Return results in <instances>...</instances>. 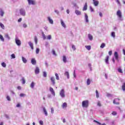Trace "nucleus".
<instances>
[{
  "label": "nucleus",
  "instance_id": "1",
  "mask_svg": "<svg viewBox=\"0 0 125 125\" xmlns=\"http://www.w3.org/2000/svg\"><path fill=\"white\" fill-rule=\"evenodd\" d=\"M89 105L88 100L83 101L82 102V106L83 108H87Z\"/></svg>",
  "mask_w": 125,
  "mask_h": 125
},
{
  "label": "nucleus",
  "instance_id": "2",
  "mask_svg": "<svg viewBox=\"0 0 125 125\" xmlns=\"http://www.w3.org/2000/svg\"><path fill=\"white\" fill-rule=\"evenodd\" d=\"M60 95L61 96V97H62V98L65 97V90H64V89H62L61 90L60 92Z\"/></svg>",
  "mask_w": 125,
  "mask_h": 125
},
{
  "label": "nucleus",
  "instance_id": "3",
  "mask_svg": "<svg viewBox=\"0 0 125 125\" xmlns=\"http://www.w3.org/2000/svg\"><path fill=\"white\" fill-rule=\"evenodd\" d=\"M20 13L21 14V15H22V16H25L26 15V12H25V10L22 8L20 10Z\"/></svg>",
  "mask_w": 125,
  "mask_h": 125
},
{
  "label": "nucleus",
  "instance_id": "4",
  "mask_svg": "<svg viewBox=\"0 0 125 125\" xmlns=\"http://www.w3.org/2000/svg\"><path fill=\"white\" fill-rule=\"evenodd\" d=\"M28 2V4L31 5L32 4L33 5L36 4V1L34 0H27Z\"/></svg>",
  "mask_w": 125,
  "mask_h": 125
},
{
  "label": "nucleus",
  "instance_id": "5",
  "mask_svg": "<svg viewBox=\"0 0 125 125\" xmlns=\"http://www.w3.org/2000/svg\"><path fill=\"white\" fill-rule=\"evenodd\" d=\"M117 16L121 19L122 18V12L120 10H118L116 13Z\"/></svg>",
  "mask_w": 125,
  "mask_h": 125
},
{
  "label": "nucleus",
  "instance_id": "6",
  "mask_svg": "<svg viewBox=\"0 0 125 125\" xmlns=\"http://www.w3.org/2000/svg\"><path fill=\"white\" fill-rule=\"evenodd\" d=\"M50 81L53 85H54L55 84V78L54 77H51L50 78Z\"/></svg>",
  "mask_w": 125,
  "mask_h": 125
},
{
  "label": "nucleus",
  "instance_id": "7",
  "mask_svg": "<svg viewBox=\"0 0 125 125\" xmlns=\"http://www.w3.org/2000/svg\"><path fill=\"white\" fill-rule=\"evenodd\" d=\"M15 42L16 44L18 45V46H20L21 45V41L17 39H15Z\"/></svg>",
  "mask_w": 125,
  "mask_h": 125
},
{
  "label": "nucleus",
  "instance_id": "8",
  "mask_svg": "<svg viewBox=\"0 0 125 125\" xmlns=\"http://www.w3.org/2000/svg\"><path fill=\"white\" fill-rule=\"evenodd\" d=\"M50 91L51 93V94L52 95H53V96H55V92L54 91L53 88L50 87Z\"/></svg>",
  "mask_w": 125,
  "mask_h": 125
},
{
  "label": "nucleus",
  "instance_id": "9",
  "mask_svg": "<svg viewBox=\"0 0 125 125\" xmlns=\"http://www.w3.org/2000/svg\"><path fill=\"white\" fill-rule=\"evenodd\" d=\"M114 57H115L116 60H119V54H118V52H114Z\"/></svg>",
  "mask_w": 125,
  "mask_h": 125
},
{
  "label": "nucleus",
  "instance_id": "10",
  "mask_svg": "<svg viewBox=\"0 0 125 125\" xmlns=\"http://www.w3.org/2000/svg\"><path fill=\"white\" fill-rule=\"evenodd\" d=\"M117 100L120 101V99H115L113 101V104H116V105H119L120 104V102H117Z\"/></svg>",
  "mask_w": 125,
  "mask_h": 125
},
{
  "label": "nucleus",
  "instance_id": "11",
  "mask_svg": "<svg viewBox=\"0 0 125 125\" xmlns=\"http://www.w3.org/2000/svg\"><path fill=\"white\" fill-rule=\"evenodd\" d=\"M109 56H106L104 59V61L106 64H109Z\"/></svg>",
  "mask_w": 125,
  "mask_h": 125
},
{
  "label": "nucleus",
  "instance_id": "12",
  "mask_svg": "<svg viewBox=\"0 0 125 125\" xmlns=\"http://www.w3.org/2000/svg\"><path fill=\"white\" fill-rule=\"evenodd\" d=\"M87 3L86 2L84 4L83 10V11H84L85 10H87Z\"/></svg>",
  "mask_w": 125,
  "mask_h": 125
},
{
  "label": "nucleus",
  "instance_id": "13",
  "mask_svg": "<svg viewBox=\"0 0 125 125\" xmlns=\"http://www.w3.org/2000/svg\"><path fill=\"white\" fill-rule=\"evenodd\" d=\"M28 44L30 46L31 49H32L33 50L34 49V45L33 44V43H32V42H28Z\"/></svg>",
  "mask_w": 125,
  "mask_h": 125
},
{
  "label": "nucleus",
  "instance_id": "14",
  "mask_svg": "<svg viewBox=\"0 0 125 125\" xmlns=\"http://www.w3.org/2000/svg\"><path fill=\"white\" fill-rule=\"evenodd\" d=\"M31 62L33 65H36L37 63V61H36L35 59H32Z\"/></svg>",
  "mask_w": 125,
  "mask_h": 125
},
{
  "label": "nucleus",
  "instance_id": "15",
  "mask_svg": "<svg viewBox=\"0 0 125 125\" xmlns=\"http://www.w3.org/2000/svg\"><path fill=\"white\" fill-rule=\"evenodd\" d=\"M61 23L62 26L63 28H66V25L65 24V23H64V21H63V20H61Z\"/></svg>",
  "mask_w": 125,
  "mask_h": 125
},
{
  "label": "nucleus",
  "instance_id": "16",
  "mask_svg": "<svg viewBox=\"0 0 125 125\" xmlns=\"http://www.w3.org/2000/svg\"><path fill=\"white\" fill-rule=\"evenodd\" d=\"M35 72V74L36 75H38V74H39V73H40V69L39 68V67H36V68Z\"/></svg>",
  "mask_w": 125,
  "mask_h": 125
},
{
  "label": "nucleus",
  "instance_id": "17",
  "mask_svg": "<svg viewBox=\"0 0 125 125\" xmlns=\"http://www.w3.org/2000/svg\"><path fill=\"white\" fill-rule=\"evenodd\" d=\"M75 13L77 15H82V12H81V11H80L78 10H75Z\"/></svg>",
  "mask_w": 125,
  "mask_h": 125
},
{
  "label": "nucleus",
  "instance_id": "18",
  "mask_svg": "<svg viewBox=\"0 0 125 125\" xmlns=\"http://www.w3.org/2000/svg\"><path fill=\"white\" fill-rule=\"evenodd\" d=\"M35 84H36V83H35V82H32L30 84V87H31V88H34V86H35Z\"/></svg>",
  "mask_w": 125,
  "mask_h": 125
},
{
  "label": "nucleus",
  "instance_id": "19",
  "mask_svg": "<svg viewBox=\"0 0 125 125\" xmlns=\"http://www.w3.org/2000/svg\"><path fill=\"white\" fill-rule=\"evenodd\" d=\"M64 76H66L67 79H70V76L69 75V72L68 71H66L64 73Z\"/></svg>",
  "mask_w": 125,
  "mask_h": 125
},
{
  "label": "nucleus",
  "instance_id": "20",
  "mask_svg": "<svg viewBox=\"0 0 125 125\" xmlns=\"http://www.w3.org/2000/svg\"><path fill=\"white\" fill-rule=\"evenodd\" d=\"M67 103H64L62 105V108H67Z\"/></svg>",
  "mask_w": 125,
  "mask_h": 125
},
{
  "label": "nucleus",
  "instance_id": "21",
  "mask_svg": "<svg viewBox=\"0 0 125 125\" xmlns=\"http://www.w3.org/2000/svg\"><path fill=\"white\" fill-rule=\"evenodd\" d=\"M48 20L50 24H53V20L50 19V17H48Z\"/></svg>",
  "mask_w": 125,
  "mask_h": 125
},
{
  "label": "nucleus",
  "instance_id": "22",
  "mask_svg": "<svg viewBox=\"0 0 125 125\" xmlns=\"http://www.w3.org/2000/svg\"><path fill=\"white\" fill-rule=\"evenodd\" d=\"M93 3L95 6H97L99 4V2L98 1H93Z\"/></svg>",
  "mask_w": 125,
  "mask_h": 125
},
{
  "label": "nucleus",
  "instance_id": "23",
  "mask_svg": "<svg viewBox=\"0 0 125 125\" xmlns=\"http://www.w3.org/2000/svg\"><path fill=\"white\" fill-rule=\"evenodd\" d=\"M88 39H89V40H90V41H91L93 39V37L91 34H88Z\"/></svg>",
  "mask_w": 125,
  "mask_h": 125
},
{
  "label": "nucleus",
  "instance_id": "24",
  "mask_svg": "<svg viewBox=\"0 0 125 125\" xmlns=\"http://www.w3.org/2000/svg\"><path fill=\"white\" fill-rule=\"evenodd\" d=\"M85 19L86 22H88V16H87V14H85Z\"/></svg>",
  "mask_w": 125,
  "mask_h": 125
},
{
  "label": "nucleus",
  "instance_id": "25",
  "mask_svg": "<svg viewBox=\"0 0 125 125\" xmlns=\"http://www.w3.org/2000/svg\"><path fill=\"white\" fill-rule=\"evenodd\" d=\"M62 60L64 63H66L67 62V58L65 56H63Z\"/></svg>",
  "mask_w": 125,
  "mask_h": 125
},
{
  "label": "nucleus",
  "instance_id": "26",
  "mask_svg": "<svg viewBox=\"0 0 125 125\" xmlns=\"http://www.w3.org/2000/svg\"><path fill=\"white\" fill-rule=\"evenodd\" d=\"M43 111L45 114V116H47V111H46V109H45V107L43 108Z\"/></svg>",
  "mask_w": 125,
  "mask_h": 125
},
{
  "label": "nucleus",
  "instance_id": "27",
  "mask_svg": "<svg viewBox=\"0 0 125 125\" xmlns=\"http://www.w3.org/2000/svg\"><path fill=\"white\" fill-rule=\"evenodd\" d=\"M85 47L87 50H90L91 49V46L90 45L85 46Z\"/></svg>",
  "mask_w": 125,
  "mask_h": 125
},
{
  "label": "nucleus",
  "instance_id": "28",
  "mask_svg": "<svg viewBox=\"0 0 125 125\" xmlns=\"http://www.w3.org/2000/svg\"><path fill=\"white\" fill-rule=\"evenodd\" d=\"M22 60L23 63H27V60L24 57H22Z\"/></svg>",
  "mask_w": 125,
  "mask_h": 125
},
{
  "label": "nucleus",
  "instance_id": "29",
  "mask_svg": "<svg viewBox=\"0 0 125 125\" xmlns=\"http://www.w3.org/2000/svg\"><path fill=\"white\" fill-rule=\"evenodd\" d=\"M104 46H106V44L104 43H102L100 46L101 48H104Z\"/></svg>",
  "mask_w": 125,
  "mask_h": 125
},
{
  "label": "nucleus",
  "instance_id": "30",
  "mask_svg": "<svg viewBox=\"0 0 125 125\" xmlns=\"http://www.w3.org/2000/svg\"><path fill=\"white\" fill-rule=\"evenodd\" d=\"M55 76H56V80H57V81H59L60 79H59V75H58V74L56 73Z\"/></svg>",
  "mask_w": 125,
  "mask_h": 125
},
{
  "label": "nucleus",
  "instance_id": "31",
  "mask_svg": "<svg viewBox=\"0 0 125 125\" xmlns=\"http://www.w3.org/2000/svg\"><path fill=\"white\" fill-rule=\"evenodd\" d=\"M86 83H87V85H89V84H90V83H91L90 79H88L87 80Z\"/></svg>",
  "mask_w": 125,
  "mask_h": 125
},
{
  "label": "nucleus",
  "instance_id": "32",
  "mask_svg": "<svg viewBox=\"0 0 125 125\" xmlns=\"http://www.w3.org/2000/svg\"><path fill=\"white\" fill-rule=\"evenodd\" d=\"M96 98H99V93H98V91L97 90H96Z\"/></svg>",
  "mask_w": 125,
  "mask_h": 125
},
{
  "label": "nucleus",
  "instance_id": "33",
  "mask_svg": "<svg viewBox=\"0 0 125 125\" xmlns=\"http://www.w3.org/2000/svg\"><path fill=\"white\" fill-rule=\"evenodd\" d=\"M1 65L2 67H3L4 68H5V67H6V63L5 62H2Z\"/></svg>",
  "mask_w": 125,
  "mask_h": 125
},
{
  "label": "nucleus",
  "instance_id": "34",
  "mask_svg": "<svg viewBox=\"0 0 125 125\" xmlns=\"http://www.w3.org/2000/svg\"><path fill=\"white\" fill-rule=\"evenodd\" d=\"M111 37H113L114 38H116V35L114 32L111 33Z\"/></svg>",
  "mask_w": 125,
  "mask_h": 125
},
{
  "label": "nucleus",
  "instance_id": "35",
  "mask_svg": "<svg viewBox=\"0 0 125 125\" xmlns=\"http://www.w3.org/2000/svg\"><path fill=\"white\" fill-rule=\"evenodd\" d=\"M0 27H1V28H2V29H3V30H4V25H3V24L1 23V22H0Z\"/></svg>",
  "mask_w": 125,
  "mask_h": 125
},
{
  "label": "nucleus",
  "instance_id": "36",
  "mask_svg": "<svg viewBox=\"0 0 125 125\" xmlns=\"http://www.w3.org/2000/svg\"><path fill=\"white\" fill-rule=\"evenodd\" d=\"M42 36L43 38V40H45V39H46V37H45V35L43 32H42Z\"/></svg>",
  "mask_w": 125,
  "mask_h": 125
},
{
  "label": "nucleus",
  "instance_id": "37",
  "mask_svg": "<svg viewBox=\"0 0 125 125\" xmlns=\"http://www.w3.org/2000/svg\"><path fill=\"white\" fill-rule=\"evenodd\" d=\"M122 89L124 91H125V82L123 83L122 85Z\"/></svg>",
  "mask_w": 125,
  "mask_h": 125
},
{
  "label": "nucleus",
  "instance_id": "38",
  "mask_svg": "<svg viewBox=\"0 0 125 125\" xmlns=\"http://www.w3.org/2000/svg\"><path fill=\"white\" fill-rule=\"evenodd\" d=\"M21 81H22V83L23 84H25V83H26V81H25V79L24 78H22L21 79Z\"/></svg>",
  "mask_w": 125,
  "mask_h": 125
},
{
  "label": "nucleus",
  "instance_id": "39",
  "mask_svg": "<svg viewBox=\"0 0 125 125\" xmlns=\"http://www.w3.org/2000/svg\"><path fill=\"white\" fill-rule=\"evenodd\" d=\"M0 39L1 40V41H2V42H4V39H3V37L2 36V35H0Z\"/></svg>",
  "mask_w": 125,
  "mask_h": 125
},
{
  "label": "nucleus",
  "instance_id": "40",
  "mask_svg": "<svg viewBox=\"0 0 125 125\" xmlns=\"http://www.w3.org/2000/svg\"><path fill=\"white\" fill-rule=\"evenodd\" d=\"M34 41L35 42V43L37 44V43H38V38L36 37V36L34 37Z\"/></svg>",
  "mask_w": 125,
  "mask_h": 125
},
{
  "label": "nucleus",
  "instance_id": "41",
  "mask_svg": "<svg viewBox=\"0 0 125 125\" xmlns=\"http://www.w3.org/2000/svg\"><path fill=\"white\" fill-rule=\"evenodd\" d=\"M40 52V49L39 48H37L36 50V54H39Z\"/></svg>",
  "mask_w": 125,
  "mask_h": 125
},
{
  "label": "nucleus",
  "instance_id": "42",
  "mask_svg": "<svg viewBox=\"0 0 125 125\" xmlns=\"http://www.w3.org/2000/svg\"><path fill=\"white\" fill-rule=\"evenodd\" d=\"M94 123H96L98 125H101V123L96 120H94Z\"/></svg>",
  "mask_w": 125,
  "mask_h": 125
},
{
  "label": "nucleus",
  "instance_id": "43",
  "mask_svg": "<svg viewBox=\"0 0 125 125\" xmlns=\"http://www.w3.org/2000/svg\"><path fill=\"white\" fill-rule=\"evenodd\" d=\"M5 38H6L7 39H8V40H10V37H9V35H8V34H6L5 36Z\"/></svg>",
  "mask_w": 125,
  "mask_h": 125
},
{
  "label": "nucleus",
  "instance_id": "44",
  "mask_svg": "<svg viewBox=\"0 0 125 125\" xmlns=\"http://www.w3.org/2000/svg\"><path fill=\"white\" fill-rule=\"evenodd\" d=\"M118 71L119 73H121V74H122L123 73V70L121 69V68H118Z\"/></svg>",
  "mask_w": 125,
  "mask_h": 125
},
{
  "label": "nucleus",
  "instance_id": "45",
  "mask_svg": "<svg viewBox=\"0 0 125 125\" xmlns=\"http://www.w3.org/2000/svg\"><path fill=\"white\" fill-rule=\"evenodd\" d=\"M112 115H113V116H116L117 115V112L116 111H113L112 112Z\"/></svg>",
  "mask_w": 125,
  "mask_h": 125
},
{
  "label": "nucleus",
  "instance_id": "46",
  "mask_svg": "<svg viewBox=\"0 0 125 125\" xmlns=\"http://www.w3.org/2000/svg\"><path fill=\"white\" fill-rule=\"evenodd\" d=\"M52 52L53 55H55L56 56L57 54L56 53H55V51L54 50H52Z\"/></svg>",
  "mask_w": 125,
  "mask_h": 125
},
{
  "label": "nucleus",
  "instance_id": "47",
  "mask_svg": "<svg viewBox=\"0 0 125 125\" xmlns=\"http://www.w3.org/2000/svg\"><path fill=\"white\" fill-rule=\"evenodd\" d=\"M47 40H51V35H48L47 37Z\"/></svg>",
  "mask_w": 125,
  "mask_h": 125
},
{
  "label": "nucleus",
  "instance_id": "48",
  "mask_svg": "<svg viewBox=\"0 0 125 125\" xmlns=\"http://www.w3.org/2000/svg\"><path fill=\"white\" fill-rule=\"evenodd\" d=\"M20 95L21 97H24V96H26V95L24 94H23V93L20 94Z\"/></svg>",
  "mask_w": 125,
  "mask_h": 125
},
{
  "label": "nucleus",
  "instance_id": "49",
  "mask_svg": "<svg viewBox=\"0 0 125 125\" xmlns=\"http://www.w3.org/2000/svg\"><path fill=\"white\" fill-rule=\"evenodd\" d=\"M51 112L52 114H53V113H54V109L53 108V107H52L51 108Z\"/></svg>",
  "mask_w": 125,
  "mask_h": 125
},
{
  "label": "nucleus",
  "instance_id": "50",
  "mask_svg": "<svg viewBox=\"0 0 125 125\" xmlns=\"http://www.w3.org/2000/svg\"><path fill=\"white\" fill-rule=\"evenodd\" d=\"M11 57H12V58L13 59H15V54H12L11 55Z\"/></svg>",
  "mask_w": 125,
  "mask_h": 125
},
{
  "label": "nucleus",
  "instance_id": "51",
  "mask_svg": "<svg viewBox=\"0 0 125 125\" xmlns=\"http://www.w3.org/2000/svg\"><path fill=\"white\" fill-rule=\"evenodd\" d=\"M90 10H91V12H93V11H94V10L91 6H90Z\"/></svg>",
  "mask_w": 125,
  "mask_h": 125
},
{
  "label": "nucleus",
  "instance_id": "52",
  "mask_svg": "<svg viewBox=\"0 0 125 125\" xmlns=\"http://www.w3.org/2000/svg\"><path fill=\"white\" fill-rule=\"evenodd\" d=\"M43 77H44L45 78L46 77V76H47V75H46V72H43Z\"/></svg>",
  "mask_w": 125,
  "mask_h": 125
},
{
  "label": "nucleus",
  "instance_id": "53",
  "mask_svg": "<svg viewBox=\"0 0 125 125\" xmlns=\"http://www.w3.org/2000/svg\"><path fill=\"white\" fill-rule=\"evenodd\" d=\"M6 98L8 101H10V97L9 96H7Z\"/></svg>",
  "mask_w": 125,
  "mask_h": 125
},
{
  "label": "nucleus",
  "instance_id": "54",
  "mask_svg": "<svg viewBox=\"0 0 125 125\" xmlns=\"http://www.w3.org/2000/svg\"><path fill=\"white\" fill-rule=\"evenodd\" d=\"M72 48H73V50H76V46H75V45H72Z\"/></svg>",
  "mask_w": 125,
  "mask_h": 125
},
{
  "label": "nucleus",
  "instance_id": "55",
  "mask_svg": "<svg viewBox=\"0 0 125 125\" xmlns=\"http://www.w3.org/2000/svg\"><path fill=\"white\" fill-rule=\"evenodd\" d=\"M23 28H27V24L26 23H23Z\"/></svg>",
  "mask_w": 125,
  "mask_h": 125
},
{
  "label": "nucleus",
  "instance_id": "56",
  "mask_svg": "<svg viewBox=\"0 0 125 125\" xmlns=\"http://www.w3.org/2000/svg\"><path fill=\"white\" fill-rule=\"evenodd\" d=\"M39 123L40 125H43V122L42 121H40Z\"/></svg>",
  "mask_w": 125,
  "mask_h": 125
},
{
  "label": "nucleus",
  "instance_id": "57",
  "mask_svg": "<svg viewBox=\"0 0 125 125\" xmlns=\"http://www.w3.org/2000/svg\"><path fill=\"white\" fill-rule=\"evenodd\" d=\"M98 106L101 107V103H100V102H98Z\"/></svg>",
  "mask_w": 125,
  "mask_h": 125
},
{
  "label": "nucleus",
  "instance_id": "58",
  "mask_svg": "<svg viewBox=\"0 0 125 125\" xmlns=\"http://www.w3.org/2000/svg\"><path fill=\"white\" fill-rule=\"evenodd\" d=\"M112 51H109L108 52V54H109V55H110V56L112 55Z\"/></svg>",
  "mask_w": 125,
  "mask_h": 125
},
{
  "label": "nucleus",
  "instance_id": "59",
  "mask_svg": "<svg viewBox=\"0 0 125 125\" xmlns=\"http://www.w3.org/2000/svg\"><path fill=\"white\" fill-rule=\"evenodd\" d=\"M99 15L100 17H102L103 16V14H102V13H101V12L99 13Z\"/></svg>",
  "mask_w": 125,
  "mask_h": 125
},
{
  "label": "nucleus",
  "instance_id": "60",
  "mask_svg": "<svg viewBox=\"0 0 125 125\" xmlns=\"http://www.w3.org/2000/svg\"><path fill=\"white\" fill-rule=\"evenodd\" d=\"M116 1L117 2L118 4H119V5H121V2H120V0H117Z\"/></svg>",
  "mask_w": 125,
  "mask_h": 125
},
{
  "label": "nucleus",
  "instance_id": "61",
  "mask_svg": "<svg viewBox=\"0 0 125 125\" xmlns=\"http://www.w3.org/2000/svg\"><path fill=\"white\" fill-rule=\"evenodd\" d=\"M18 21L19 22H21V21H22V18H20V19L18 20Z\"/></svg>",
  "mask_w": 125,
  "mask_h": 125
},
{
  "label": "nucleus",
  "instance_id": "62",
  "mask_svg": "<svg viewBox=\"0 0 125 125\" xmlns=\"http://www.w3.org/2000/svg\"><path fill=\"white\" fill-rule=\"evenodd\" d=\"M3 14H4V13H3V12H1V13H0L1 16H3Z\"/></svg>",
  "mask_w": 125,
  "mask_h": 125
},
{
  "label": "nucleus",
  "instance_id": "63",
  "mask_svg": "<svg viewBox=\"0 0 125 125\" xmlns=\"http://www.w3.org/2000/svg\"><path fill=\"white\" fill-rule=\"evenodd\" d=\"M20 104H17V107H20Z\"/></svg>",
  "mask_w": 125,
  "mask_h": 125
},
{
  "label": "nucleus",
  "instance_id": "64",
  "mask_svg": "<svg viewBox=\"0 0 125 125\" xmlns=\"http://www.w3.org/2000/svg\"><path fill=\"white\" fill-rule=\"evenodd\" d=\"M17 88H18V89L20 90V89H21V86H18Z\"/></svg>",
  "mask_w": 125,
  "mask_h": 125
}]
</instances>
